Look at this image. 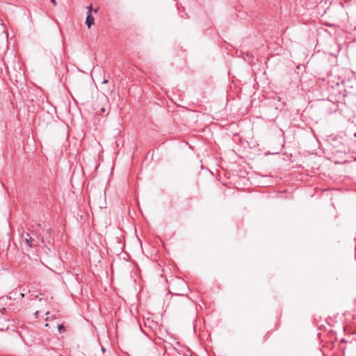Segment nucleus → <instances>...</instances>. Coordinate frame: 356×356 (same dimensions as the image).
Returning a JSON list of instances; mask_svg holds the SVG:
<instances>
[{"label":"nucleus","mask_w":356,"mask_h":356,"mask_svg":"<svg viewBox=\"0 0 356 356\" xmlns=\"http://www.w3.org/2000/svg\"><path fill=\"white\" fill-rule=\"evenodd\" d=\"M22 237L23 239H24L25 243L27 245H29L30 248L34 247L36 245L33 244V238L31 236V234L29 232H24L22 234Z\"/></svg>","instance_id":"obj_1"},{"label":"nucleus","mask_w":356,"mask_h":356,"mask_svg":"<svg viewBox=\"0 0 356 356\" xmlns=\"http://www.w3.org/2000/svg\"><path fill=\"white\" fill-rule=\"evenodd\" d=\"M95 19L92 17V14L90 12L87 13V17L86 20V24H87L88 28H90L92 24H94Z\"/></svg>","instance_id":"obj_2"},{"label":"nucleus","mask_w":356,"mask_h":356,"mask_svg":"<svg viewBox=\"0 0 356 356\" xmlns=\"http://www.w3.org/2000/svg\"><path fill=\"white\" fill-rule=\"evenodd\" d=\"M6 322V318L3 314H0V330H3L5 328V323Z\"/></svg>","instance_id":"obj_3"},{"label":"nucleus","mask_w":356,"mask_h":356,"mask_svg":"<svg viewBox=\"0 0 356 356\" xmlns=\"http://www.w3.org/2000/svg\"><path fill=\"white\" fill-rule=\"evenodd\" d=\"M35 298H38V300H39V301H40V302H42V301H44V302H47V300H46V299H43V298H39L38 295H36V296H35Z\"/></svg>","instance_id":"obj_4"},{"label":"nucleus","mask_w":356,"mask_h":356,"mask_svg":"<svg viewBox=\"0 0 356 356\" xmlns=\"http://www.w3.org/2000/svg\"><path fill=\"white\" fill-rule=\"evenodd\" d=\"M39 314H40L39 311H36V312H35V314H34V315H35V318H39Z\"/></svg>","instance_id":"obj_5"},{"label":"nucleus","mask_w":356,"mask_h":356,"mask_svg":"<svg viewBox=\"0 0 356 356\" xmlns=\"http://www.w3.org/2000/svg\"><path fill=\"white\" fill-rule=\"evenodd\" d=\"M92 8V6H91V5H90V6H89L88 7V12H90V13H91Z\"/></svg>","instance_id":"obj_6"},{"label":"nucleus","mask_w":356,"mask_h":356,"mask_svg":"<svg viewBox=\"0 0 356 356\" xmlns=\"http://www.w3.org/2000/svg\"><path fill=\"white\" fill-rule=\"evenodd\" d=\"M49 312H47L45 313V315L47 316V318H45V320H46V321H48V320H49V316H48V315H49Z\"/></svg>","instance_id":"obj_7"},{"label":"nucleus","mask_w":356,"mask_h":356,"mask_svg":"<svg viewBox=\"0 0 356 356\" xmlns=\"http://www.w3.org/2000/svg\"><path fill=\"white\" fill-rule=\"evenodd\" d=\"M63 328H64L63 325H59V326H58V329H59V330H62V329H63Z\"/></svg>","instance_id":"obj_8"},{"label":"nucleus","mask_w":356,"mask_h":356,"mask_svg":"<svg viewBox=\"0 0 356 356\" xmlns=\"http://www.w3.org/2000/svg\"><path fill=\"white\" fill-rule=\"evenodd\" d=\"M107 83H108V80H106V79H104V81H102V84H105Z\"/></svg>","instance_id":"obj_9"},{"label":"nucleus","mask_w":356,"mask_h":356,"mask_svg":"<svg viewBox=\"0 0 356 356\" xmlns=\"http://www.w3.org/2000/svg\"><path fill=\"white\" fill-rule=\"evenodd\" d=\"M106 108H102L100 111H101L102 113H104V112H106Z\"/></svg>","instance_id":"obj_10"},{"label":"nucleus","mask_w":356,"mask_h":356,"mask_svg":"<svg viewBox=\"0 0 356 356\" xmlns=\"http://www.w3.org/2000/svg\"><path fill=\"white\" fill-rule=\"evenodd\" d=\"M51 3H52L54 6H56V0H51Z\"/></svg>","instance_id":"obj_11"},{"label":"nucleus","mask_w":356,"mask_h":356,"mask_svg":"<svg viewBox=\"0 0 356 356\" xmlns=\"http://www.w3.org/2000/svg\"><path fill=\"white\" fill-rule=\"evenodd\" d=\"M352 74H353V77H354L356 79V73H355L354 72H352Z\"/></svg>","instance_id":"obj_12"},{"label":"nucleus","mask_w":356,"mask_h":356,"mask_svg":"<svg viewBox=\"0 0 356 356\" xmlns=\"http://www.w3.org/2000/svg\"><path fill=\"white\" fill-rule=\"evenodd\" d=\"M102 351L104 353L106 351V348L104 347H102Z\"/></svg>","instance_id":"obj_13"},{"label":"nucleus","mask_w":356,"mask_h":356,"mask_svg":"<svg viewBox=\"0 0 356 356\" xmlns=\"http://www.w3.org/2000/svg\"><path fill=\"white\" fill-rule=\"evenodd\" d=\"M47 232H48V233H49V234H51V229H48V231H47Z\"/></svg>","instance_id":"obj_14"},{"label":"nucleus","mask_w":356,"mask_h":356,"mask_svg":"<svg viewBox=\"0 0 356 356\" xmlns=\"http://www.w3.org/2000/svg\"><path fill=\"white\" fill-rule=\"evenodd\" d=\"M114 88H115V86L113 85V86H112L111 91L114 89Z\"/></svg>","instance_id":"obj_15"},{"label":"nucleus","mask_w":356,"mask_h":356,"mask_svg":"<svg viewBox=\"0 0 356 356\" xmlns=\"http://www.w3.org/2000/svg\"><path fill=\"white\" fill-rule=\"evenodd\" d=\"M355 136H356V133L355 134Z\"/></svg>","instance_id":"obj_16"}]
</instances>
